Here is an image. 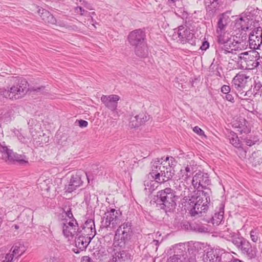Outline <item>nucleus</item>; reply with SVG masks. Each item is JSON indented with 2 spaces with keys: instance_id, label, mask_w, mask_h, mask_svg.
<instances>
[{
  "instance_id": "obj_4",
  "label": "nucleus",
  "mask_w": 262,
  "mask_h": 262,
  "mask_svg": "<svg viewBox=\"0 0 262 262\" xmlns=\"http://www.w3.org/2000/svg\"><path fill=\"white\" fill-rule=\"evenodd\" d=\"M156 196L157 204L161 209L165 212H170L174 209L177 196L171 188L168 187L158 191Z\"/></svg>"
},
{
  "instance_id": "obj_37",
  "label": "nucleus",
  "mask_w": 262,
  "mask_h": 262,
  "mask_svg": "<svg viewBox=\"0 0 262 262\" xmlns=\"http://www.w3.org/2000/svg\"><path fill=\"white\" fill-rule=\"evenodd\" d=\"M1 256L3 258V262H12L14 259H16L10 251L5 255Z\"/></svg>"
},
{
  "instance_id": "obj_21",
  "label": "nucleus",
  "mask_w": 262,
  "mask_h": 262,
  "mask_svg": "<svg viewBox=\"0 0 262 262\" xmlns=\"http://www.w3.org/2000/svg\"><path fill=\"white\" fill-rule=\"evenodd\" d=\"M219 262H235L240 259L235 258L232 253L224 250H218Z\"/></svg>"
},
{
  "instance_id": "obj_10",
  "label": "nucleus",
  "mask_w": 262,
  "mask_h": 262,
  "mask_svg": "<svg viewBox=\"0 0 262 262\" xmlns=\"http://www.w3.org/2000/svg\"><path fill=\"white\" fill-rule=\"evenodd\" d=\"M0 152L2 158L6 161H17L20 163L26 162L21 155L14 154L12 150L9 149L5 142L0 143Z\"/></svg>"
},
{
  "instance_id": "obj_36",
  "label": "nucleus",
  "mask_w": 262,
  "mask_h": 262,
  "mask_svg": "<svg viewBox=\"0 0 262 262\" xmlns=\"http://www.w3.org/2000/svg\"><path fill=\"white\" fill-rule=\"evenodd\" d=\"M13 115V111L12 110H9L7 111L2 116L4 121H10Z\"/></svg>"
},
{
  "instance_id": "obj_3",
  "label": "nucleus",
  "mask_w": 262,
  "mask_h": 262,
  "mask_svg": "<svg viewBox=\"0 0 262 262\" xmlns=\"http://www.w3.org/2000/svg\"><path fill=\"white\" fill-rule=\"evenodd\" d=\"M227 240L231 241L233 244L241 251V253L246 255L249 259H252L256 257L257 249L252 247L250 243L246 238L239 235H236L235 233H231L230 235L225 234Z\"/></svg>"
},
{
  "instance_id": "obj_17",
  "label": "nucleus",
  "mask_w": 262,
  "mask_h": 262,
  "mask_svg": "<svg viewBox=\"0 0 262 262\" xmlns=\"http://www.w3.org/2000/svg\"><path fill=\"white\" fill-rule=\"evenodd\" d=\"M194 162L191 161L189 165H187L184 169H181L179 172V178L184 181H187L195 171V167L193 165Z\"/></svg>"
},
{
  "instance_id": "obj_20",
  "label": "nucleus",
  "mask_w": 262,
  "mask_h": 262,
  "mask_svg": "<svg viewBox=\"0 0 262 262\" xmlns=\"http://www.w3.org/2000/svg\"><path fill=\"white\" fill-rule=\"evenodd\" d=\"M147 120V116L143 113H140L130 118L129 125L132 127H137Z\"/></svg>"
},
{
  "instance_id": "obj_23",
  "label": "nucleus",
  "mask_w": 262,
  "mask_h": 262,
  "mask_svg": "<svg viewBox=\"0 0 262 262\" xmlns=\"http://www.w3.org/2000/svg\"><path fill=\"white\" fill-rule=\"evenodd\" d=\"M25 251L26 247L20 243H16L14 244L10 250V252L16 259L22 255Z\"/></svg>"
},
{
  "instance_id": "obj_29",
  "label": "nucleus",
  "mask_w": 262,
  "mask_h": 262,
  "mask_svg": "<svg viewBox=\"0 0 262 262\" xmlns=\"http://www.w3.org/2000/svg\"><path fill=\"white\" fill-rule=\"evenodd\" d=\"M184 186V190L181 192V195L183 197V200L184 201V202H188L189 203L190 205L192 204V205H193L194 203V195L191 194L189 195L190 190L189 188L185 187V186L183 184Z\"/></svg>"
},
{
  "instance_id": "obj_18",
  "label": "nucleus",
  "mask_w": 262,
  "mask_h": 262,
  "mask_svg": "<svg viewBox=\"0 0 262 262\" xmlns=\"http://www.w3.org/2000/svg\"><path fill=\"white\" fill-rule=\"evenodd\" d=\"M38 13L39 14L44 23L51 25L56 24V18L48 10L42 8H39L38 10Z\"/></svg>"
},
{
  "instance_id": "obj_31",
  "label": "nucleus",
  "mask_w": 262,
  "mask_h": 262,
  "mask_svg": "<svg viewBox=\"0 0 262 262\" xmlns=\"http://www.w3.org/2000/svg\"><path fill=\"white\" fill-rule=\"evenodd\" d=\"M207 11H214L219 6V0H204Z\"/></svg>"
},
{
  "instance_id": "obj_12",
  "label": "nucleus",
  "mask_w": 262,
  "mask_h": 262,
  "mask_svg": "<svg viewBox=\"0 0 262 262\" xmlns=\"http://www.w3.org/2000/svg\"><path fill=\"white\" fill-rule=\"evenodd\" d=\"M83 174H85L87 178L88 181L89 179L85 172L81 171H77L73 173L70 179L69 184L66 187V191L68 192H72L75 190L77 188L82 185L83 181L81 180V177Z\"/></svg>"
},
{
  "instance_id": "obj_28",
  "label": "nucleus",
  "mask_w": 262,
  "mask_h": 262,
  "mask_svg": "<svg viewBox=\"0 0 262 262\" xmlns=\"http://www.w3.org/2000/svg\"><path fill=\"white\" fill-rule=\"evenodd\" d=\"M235 21V26L238 29L241 28L242 30H245L248 29L249 20L247 17H241Z\"/></svg>"
},
{
  "instance_id": "obj_60",
  "label": "nucleus",
  "mask_w": 262,
  "mask_h": 262,
  "mask_svg": "<svg viewBox=\"0 0 262 262\" xmlns=\"http://www.w3.org/2000/svg\"><path fill=\"white\" fill-rule=\"evenodd\" d=\"M252 53L255 54V57L256 58L257 57H259V53L257 52H256V51H255V50L253 51L252 52Z\"/></svg>"
},
{
  "instance_id": "obj_2",
  "label": "nucleus",
  "mask_w": 262,
  "mask_h": 262,
  "mask_svg": "<svg viewBox=\"0 0 262 262\" xmlns=\"http://www.w3.org/2000/svg\"><path fill=\"white\" fill-rule=\"evenodd\" d=\"M195 195H194L193 208L190 210L191 216H196L202 212H205L208 208L210 202L211 190L209 188L198 189Z\"/></svg>"
},
{
  "instance_id": "obj_13",
  "label": "nucleus",
  "mask_w": 262,
  "mask_h": 262,
  "mask_svg": "<svg viewBox=\"0 0 262 262\" xmlns=\"http://www.w3.org/2000/svg\"><path fill=\"white\" fill-rule=\"evenodd\" d=\"M120 98L117 95H103L101 97V101L108 109L117 114L118 101Z\"/></svg>"
},
{
  "instance_id": "obj_32",
  "label": "nucleus",
  "mask_w": 262,
  "mask_h": 262,
  "mask_svg": "<svg viewBox=\"0 0 262 262\" xmlns=\"http://www.w3.org/2000/svg\"><path fill=\"white\" fill-rule=\"evenodd\" d=\"M156 182L154 180H146L144 181L145 190L148 193H152L155 190L157 186H156Z\"/></svg>"
},
{
  "instance_id": "obj_56",
  "label": "nucleus",
  "mask_w": 262,
  "mask_h": 262,
  "mask_svg": "<svg viewBox=\"0 0 262 262\" xmlns=\"http://www.w3.org/2000/svg\"><path fill=\"white\" fill-rule=\"evenodd\" d=\"M108 262H117V258L116 257H113L111 258Z\"/></svg>"
},
{
  "instance_id": "obj_46",
  "label": "nucleus",
  "mask_w": 262,
  "mask_h": 262,
  "mask_svg": "<svg viewBox=\"0 0 262 262\" xmlns=\"http://www.w3.org/2000/svg\"><path fill=\"white\" fill-rule=\"evenodd\" d=\"M65 215L67 217H68V219H67L69 221L70 220H72L73 219H74L73 217V215L71 212V209L68 210L67 211H65Z\"/></svg>"
},
{
  "instance_id": "obj_15",
  "label": "nucleus",
  "mask_w": 262,
  "mask_h": 262,
  "mask_svg": "<svg viewBox=\"0 0 262 262\" xmlns=\"http://www.w3.org/2000/svg\"><path fill=\"white\" fill-rule=\"evenodd\" d=\"M121 213L119 210H116L115 209H111L106 214L105 224L106 226L115 227L119 225L121 220Z\"/></svg>"
},
{
  "instance_id": "obj_64",
  "label": "nucleus",
  "mask_w": 262,
  "mask_h": 262,
  "mask_svg": "<svg viewBox=\"0 0 262 262\" xmlns=\"http://www.w3.org/2000/svg\"><path fill=\"white\" fill-rule=\"evenodd\" d=\"M216 75H218L219 76L221 77V74L219 72H217Z\"/></svg>"
},
{
  "instance_id": "obj_63",
  "label": "nucleus",
  "mask_w": 262,
  "mask_h": 262,
  "mask_svg": "<svg viewBox=\"0 0 262 262\" xmlns=\"http://www.w3.org/2000/svg\"><path fill=\"white\" fill-rule=\"evenodd\" d=\"M261 86L260 85V84L259 85H257L256 86H255V88H257L258 90H259V89H260Z\"/></svg>"
},
{
  "instance_id": "obj_24",
  "label": "nucleus",
  "mask_w": 262,
  "mask_h": 262,
  "mask_svg": "<svg viewBox=\"0 0 262 262\" xmlns=\"http://www.w3.org/2000/svg\"><path fill=\"white\" fill-rule=\"evenodd\" d=\"M203 262H219L218 251L210 250L208 251L203 256Z\"/></svg>"
},
{
  "instance_id": "obj_26",
  "label": "nucleus",
  "mask_w": 262,
  "mask_h": 262,
  "mask_svg": "<svg viewBox=\"0 0 262 262\" xmlns=\"http://www.w3.org/2000/svg\"><path fill=\"white\" fill-rule=\"evenodd\" d=\"M224 205L221 204L219 211L214 213L212 217V222L213 225H219L221 223L224 218Z\"/></svg>"
},
{
  "instance_id": "obj_41",
  "label": "nucleus",
  "mask_w": 262,
  "mask_h": 262,
  "mask_svg": "<svg viewBox=\"0 0 262 262\" xmlns=\"http://www.w3.org/2000/svg\"><path fill=\"white\" fill-rule=\"evenodd\" d=\"M230 143L235 147H239L240 146L239 141L237 136L233 137L230 138Z\"/></svg>"
},
{
  "instance_id": "obj_16",
  "label": "nucleus",
  "mask_w": 262,
  "mask_h": 262,
  "mask_svg": "<svg viewBox=\"0 0 262 262\" xmlns=\"http://www.w3.org/2000/svg\"><path fill=\"white\" fill-rule=\"evenodd\" d=\"M130 231L131 223L128 222L124 223L117 229L115 233V237L118 236L121 240H125L127 238Z\"/></svg>"
},
{
  "instance_id": "obj_49",
  "label": "nucleus",
  "mask_w": 262,
  "mask_h": 262,
  "mask_svg": "<svg viewBox=\"0 0 262 262\" xmlns=\"http://www.w3.org/2000/svg\"><path fill=\"white\" fill-rule=\"evenodd\" d=\"M81 4L85 8L89 10H93V6L90 4L88 3L87 2L83 1Z\"/></svg>"
},
{
  "instance_id": "obj_50",
  "label": "nucleus",
  "mask_w": 262,
  "mask_h": 262,
  "mask_svg": "<svg viewBox=\"0 0 262 262\" xmlns=\"http://www.w3.org/2000/svg\"><path fill=\"white\" fill-rule=\"evenodd\" d=\"M85 225L86 226H88V229H89L90 228L91 230H92V226L95 227V224H94V221H91V220L87 221L85 223Z\"/></svg>"
},
{
  "instance_id": "obj_40",
  "label": "nucleus",
  "mask_w": 262,
  "mask_h": 262,
  "mask_svg": "<svg viewBox=\"0 0 262 262\" xmlns=\"http://www.w3.org/2000/svg\"><path fill=\"white\" fill-rule=\"evenodd\" d=\"M75 11L76 13L79 14L80 15H90V13L85 11L82 7L78 6L75 7Z\"/></svg>"
},
{
  "instance_id": "obj_43",
  "label": "nucleus",
  "mask_w": 262,
  "mask_h": 262,
  "mask_svg": "<svg viewBox=\"0 0 262 262\" xmlns=\"http://www.w3.org/2000/svg\"><path fill=\"white\" fill-rule=\"evenodd\" d=\"M230 87L229 85H224L221 88V92L224 94L230 92Z\"/></svg>"
},
{
  "instance_id": "obj_34",
  "label": "nucleus",
  "mask_w": 262,
  "mask_h": 262,
  "mask_svg": "<svg viewBox=\"0 0 262 262\" xmlns=\"http://www.w3.org/2000/svg\"><path fill=\"white\" fill-rule=\"evenodd\" d=\"M39 184V186L42 190H46L47 191H49L52 185V183L49 179L43 181V182L40 183Z\"/></svg>"
},
{
  "instance_id": "obj_5",
  "label": "nucleus",
  "mask_w": 262,
  "mask_h": 262,
  "mask_svg": "<svg viewBox=\"0 0 262 262\" xmlns=\"http://www.w3.org/2000/svg\"><path fill=\"white\" fill-rule=\"evenodd\" d=\"M217 42L223 45L222 50L225 54L233 53L234 51L241 50V40L236 39L237 36H232L229 32H223L216 33Z\"/></svg>"
},
{
  "instance_id": "obj_9",
  "label": "nucleus",
  "mask_w": 262,
  "mask_h": 262,
  "mask_svg": "<svg viewBox=\"0 0 262 262\" xmlns=\"http://www.w3.org/2000/svg\"><path fill=\"white\" fill-rule=\"evenodd\" d=\"M168 159V157L166 158L165 162L163 163V166H162L161 168V169H162L161 173L156 174L155 181L157 182V183H163L168 181L172 177V168L171 166H170L169 163L167 162Z\"/></svg>"
},
{
  "instance_id": "obj_47",
  "label": "nucleus",
  "mask_w": 262,
  "mask_h": 262,
  "mask_svg": "<svg viewBox=\"0 0 262 262\" xmlns=\"http://www.w3.org/2000/svg\"><path fill=\"white\" fill-rule=\"evenodd\" d=\"M79 126L81 127H86L88 125V122L83 120H80L78 121Z\"/></svg>"
},
{
  "instance_id": "obj_22",
  "label": "nucleus",
  "mask_w": 262,
  "mask_h": 262,
  "mask_svg": "<svg viewBox=\"0 0 262 262\" xmlns=\"http://www.w3.org/2000/svg\"><path fill=\"white\" fill-rule=\"evenodd\" d=\"M78 236L76 237L75 245L81 250H83L86 249L90 242H91V238L90 237H85L81 235H78Z\"/></svg>"
},
{
  "instance_id": "obj_59",
  "label": "nucleus",
  "mask_w": 262,
  "mask_h": 262,
  "mask_svg": "<svg viewBox=\"0 0 262 262\" xmlns=\"http://www.w3.org/2000/svg\"><path fill=\"white\" fill-rule=\"evenodd\" d=\"M153 244H154L157 247H158L159 244V243L158 240H154ZM156 249H157V247H156Z\"/></svg>"
},
{
  "instance_id": "obj_55",
  "label": "nucleus",
  "mask_w": 262,
  "mask_h": 262,
  "mask_svg": "<svg viewBox=\"0 0 262 262\" xmlns=\"http://www.w3.org/2000/svg\"><path fill=\"white\" fill-rule=\"evenodd\" d=\"M233 233V232H232L231 231H229V230H228L227 231H224V233H223V237H224L225 238V234H227V235H230V233Z\"/></svg>"
},
{
  "instance_id": "obj_39",
  "label": "nucleus",
  "mask_w": 262,
  "mask_h": 262,
  "mask_svg": "<svg viewBox=\"0 0 262 262\" xmlns=\"http://www.w3.org/2000/svg\"><path fill=\"white\" fill-rule=\"evenodd\" d=\"M193 230L199 233H206L208 232V228L206 227L200 225H196L193 227Z\"/></svg>"
},
{
  "instance_id": "obj_6",
  "label": "nucleus",
  "mask_w": 262,
  "mask_h": 262,
  "mask_svg": "<svg viewBox=\"0 0 262 262\" xmlns=\"http://www.w3.org/2000/svg\"><path fill=\"white\" fill-rule=\"evenodd\" d=\"M60 225L62 227V233L67 237H73L78 236L80 231L79 230L78 225L75 219L68 220L64 219L61 221Z\"/></svg>"
},
{
  "instance_id": "obj_11",
  "label": "nucleus",
  "mask_w": 262,
  "mask_h": 262,
  "mask_svg": "<svg viewBox=\"0 0 262 262\" xmlns=\"http://www.w3.org/2000/svg\"><path fill=\"white\" fill-rule=\"evenodd\" d=\"M249 46L251 49H259L262 44V28L260 27L254 29L249 34Z\"/></svg>"
},
{
  "instance_id": "obj_14",
  "label": "nucleus",
  "mask_w": 262,
  "mask_h": 262,
  "mask_svg": "<svg viewBox=\"0 0 262 262\" xmlns=\"http://www.w3.org/2000/svg\"><path fill=\"white\" fill-rule=\"evenodd\" d=\"M128 41L133 46H137L145 43V34L141 29H137L132 31L128 36Z\"/></svg>"
},
{
  "instance_id": "obj_7",
  "label": "nucleus",
  "mask_w": 262,
  "mask_h": 262,
  "mask_svg": "<svg viewBox=\"0 0 262 262\" xmlns=\"http://www.w3.org/2000/svg\"><path fill=\"white\" fill-rule=\"evenodd\" d=\"M173 36L178 38V41L184 43L188 42L191 45L195 43L194 34L191 32L190 30L186 26H181L174 30Z\"/></svg>"
},
{
  "instance_id": "obj_42",
  "label": "nucleus",
  "mask_w": 262,
  "mask_h": 262,
  "mask_svg": "<svg viewBox=\"0 0 262 262\" xmlns=\"http://www.w3.org/2000/svg\"><path fill=\"white\" fill-rule=\"evenodd\" d=\"M183 260H181L182 262H196L195 257L190 256L189 257H186L184 254H182Z\"/></svg>"
},
{
  "instance_id": "obj_62",
  "label": "nucleus",
  "mask_w": 262,
  "mask_h": 262,
  "mask_svg": "<svg viewBox=\"0 0 262 262\" xmlns=\"http://www.w3.org/2000/svg\"><path fill=\"white\" fill-rule=\"evenodd\" d=\"M13 227H14V228H15L16 230H17V229H19V226H18V225H14Z\"/></svg>"
},
{
  "instance_id": "obj_57",
  "label": "nucleus",
  "mask_w": 262,
  "mask_h": 262,
  "mask_svg": "<svg viewBox=\"0 0 262 262\" xmlns=\"http://www.w3.org/2000/svg\"><path fill=\"white\" fill-rule=\"evenodd\" d=\"M259 62L258 61H254L252 64L253 68H256L258 67Z\"/></svg>"
},
{
  "instance_id": "obj_52",
  "label": "nucleus",
  "mask_w": 262,
  "mask_h": 262,
  "mask_svg": "<svg viewBox=\"0 0 262 262\" xmlns=\"http://www.w3.org/2000/svg\"><path fill=\"white\" fill-rule=\"evenodd\" d=\"M238 127L239 128L238 131L240 132L241 133H245L248 132L246 127H245V125H242V126H240L239 125Z\"/></svg>"
},
{
  "instance_id": "obj_45",
  "label": "nucleus",
  "mask_w": 262,
  "mask_h": 262,
  "mask_svg": "<svg viewBox=\"0 0 262 262\" xmlns=\"http://www.w3.org/2000/svg\"><path fill=\"white\" fill-rule=\"evenodd\" d=\"M193 130L194 131V132H195L196 134H197L198 135H199L200 136H202V135H204L203 130L198 126H195L193 128Z\"/></svg>"
},
{
  "instance_id": "obj_8",
  "label": "nucleus",
  "mask_w": 262,
  "mask_h": 262,
  "mask_svg": "<svg viewBox=\"0 0 262 262\" xmlns=\"http://www.w3.org/2000/svg\"><path fill=\"white\" fill-rule=\"evenodd\" d=\"M191 183L195 189H205L210 181L208 173L199 171L193 176Z\"/></svg>"
},
{
  "instance_id": "obj_54",
  "label": "nucleus",
  "mask_w": 262,
  "mask_h": 262,
  "mask_svg": "<svg viewBox=\"0 0 262 262\" xmlns=\"http://www.w3.org/2000/svg\"><path fill=\"white\" fill-rule=\"evenodd\" d=\"M82 262H93V260L89 256H84L82 258Z\"/></svg>"
},
{
  "instance_id": "obj_1",
  "label": "nucleus",
  "mask_w": 262,
  "mask_h": 262,
  "mask_svg": "<svg viewBox=\"0 0 262 262\" xmlns=\"http://www.w3.org/2000/svg\"><path fill=\"white\" fill-rule=\"evenodd\" d=\"M29 84L25 79L21 80L17 84L13 85L10 90L1 89L0 95L4 97L11 100H16L23 97L30 90L31 92H41L45 86L28 88Z\"/></svg>"
},
{
  "instance_id": "obj_25",
  "label": "nucleus",
  "mask_w": 262,
  "mask_h": 262,
  "mask_svg": "<svg viewBox=\"0 0 262 262\" xmlns=\"http://www.w3.org/2000/svg\"><path fill=\"white\" fill-rule=\"evenodd\" d=\"M165 160H163V159H157L153 164L152 167V172L150 173L151 177L155 180L156 174H160L162 172L161 167L163 166V163Z\"/></svg>"
},
{
  "instance_id": "obj_27",
  "label": "nucleus",
  "mask_w": 262,
  "mask_h": 262,
  "mask_svg": "<svg viewBox=\"0 0 262 262\" xmlns=\"http://www.w3.org/2000/svg\"><path fill=\"white\" fill-rule=\"evenodd\" d=\"M135 52L138 57L144 58L148 55V50L146 43L135 47Z\"/></svg>"
},
{
  "instance_id": "obj_33",
  "label": "nucleus",
  "mask_w": 262,
  "mask_h": 262,
  "mask_svg": "<svg viewBox=\"0 0 262 262\" xmlns=\"http://www.w3.org/2000/svg\"><path fill=\"white\" fill-rule=\"evenodd\" d=\"M237 61L242 64L243 62H246L248 60L250 59V56L248 52H245L241 53L237 56Z\"/></svg>"
},
{
  "instance_id": "obj_48",
  "label": "nucleus",
  "mask_w": 262,
  "mask_h": 262,
  "mask_svg": "<svg viewBox=\"0 0 262 262\" xmlns=\"http://www.w3.org/2000/svg\"><path fill=\"white\" fill-rule=\"evenodd\" d=\"M209 47V43L208 41H205L203 42L202 46L200 47V49L202 50H206Z\"/></svg>"
},
{
  "instance_id": "obj_44",
  "label": "nucleus",
  "mask_w": 262,
  "mask_h": 262,
  "mask_svg": "<svg viewBox=\"0 0 262 262\" xmlns=\"http://www.w3.org/2000/svg\"><path fill=\"white\" fill-rule=\"evenodd\" d=\"M225 96L224 97L226 100L231 102H234V97L230 93H228L227 94H225Z\"/></svg>"
},
{
  "instance_id": "obj_51",
  "label": "nucleus",
  "mask_w": 262,
  "mask_h": 262,
  "mask_svg": "<svg viewBox=\"0 0 262 262\" xmlns=\"http://www.w3.org/2000/svg\"><path fill=\"white\" fill-rule=\"evenodd\" d=\"M245 141L246 144L249 146H251L255 143V141L248 138L245 139Z\"/></svg>"
},
{
  "instance_id": "obj_35",
  "label": "nucleus",
  "mask_w": 262,
  "mask_h": 262,
  "mask_svg": "<svg viewBox=\"0 0 262 262\" xmlns=\"http://www.w3.org/2000/svg\"><path fill=\"white\" fill-rule=\"evenodd\" d=\"M175 253H177V254L170 257L167 262H182L181 260H183L182 254H179L178 252H175Z\"/></svg>"
},
{
  "instance_id": "obj_38",
  "label": "nucleus",
  "mask_w": 262,
  "mask_h": 262,
  "mask_svg": "<svg viewBox=\"0 0 262 262\" xmlns=\"http://www.w3.org/2000/svg\"><path fill=\"white\" fill-rule=\"evenodd\" d=\"M250 235L251 239L253 242L256 243L258 241L259 233L256 229H252L250 231Z\"/></svg>"
},
{
  "instance_id": "obj_19",
  "label": "nucleus",
  "mask_w": 262,
  "mask_h": 262,
  "mask_svg": "<svg viewBox=\"0 0 262 262\" xmlns=\"http://www.w3.org/2000/svg\"><path fill=\"white\" fill-rule=\"evenodd\" d=\"M249 77L245 74H238L233 79L232 82L236 89L243 88Z\"/></svg>"
},
{
  "instance_id": "obj_53",
  "label": "nucleus",
  "mask_w": 262,
  "mask_h": 262,
  "mask_svg": "<svg viewBox=\"0 0 262 262\" xmlns=\"http://www.w3.org/2000/svg\"><path fill=\"white\" fill-rule=\"evenodd\" d=\"M17 138H18V140L20 142H25L24 140H25V138L24 136L21 135V133H18V134L17 135Z\"/></svg>"
},
{
  "instance_id": "obj_58",
  "label": "nucleus",
  "mask_w": 262,
  "mask_h": 262,
  "mask_svg": "<svg viewBox=\"0 0 262 262\" xmlns=\"http://www.w3.org/2000/svg\"><path fill=\"white\" fill-rule=\"evenodd\" d=\"M115 255H116V257H118L119 258L123 257L122 253H118V254H117V253H116Z\"/></svg>"
},
{
  "instance_id": "obj_61",
  "label": "nucleus",
  "mask_w": 262,
  "mask_h": 262,
  "mask_svg": "<svg viewBox=\"0 0 262 262\" xmlns=\"http://www.w3.org/2000/svg\"><path fill=\"white\" fill-rule=\"evenodd\" d=\"M91 15H96V13L95 12H93L92 13H90V15H86L87 16H90L91 17V19H93V17L92 16H91Z\"/></svg>"
},
{
  "instance_id": "obj_30",
  "label": "nucleus",
  "mask_w": 262,
  "mask_h": 262,
  "mask_svg": "<svg viewBox=\"0 0 262 262\" xmlns=\"http://www.w3.org/2000/svg\"><path fill=\"white\" fill-rule=\"evenodd\" d=\"M227 25V20L224 16L223 15L220 17L217 22V29L216 30V33L226 32V28Z\"/></svg>"
}]
</instances>
